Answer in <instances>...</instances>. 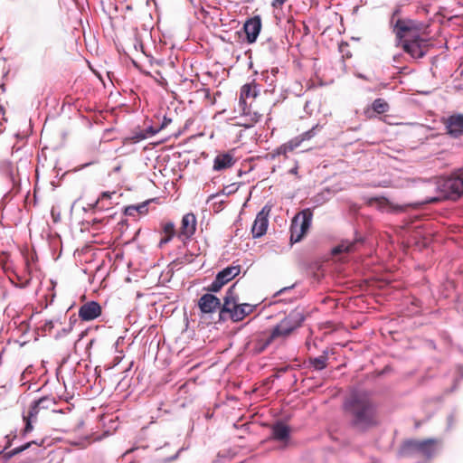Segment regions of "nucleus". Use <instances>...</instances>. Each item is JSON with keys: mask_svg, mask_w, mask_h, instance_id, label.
<instances>
[{"mask_svg": "<svg viewBox=\"0 0 463 463\" xmlns=\"http://www.w3.org/2000/svg\"><path fill=\"white\" fill-rule=\"evenodd\" d=\"M244 32L246 33L247 41L250 43H252L256 41L257 37L261 29V19L260 16H254L249 19L244 24Z\"/></svg>", "mask_w": 463, "mask_h": 463, "instance_id": "18", "label": "nucleus"}, {"mask_svg": "<svg viewBox=\"0 0 463 463\" xmlns=\"http://www.w3.org/2000/svg\"><path fill=\"white\" fill-rule=\"evenodd\" d=\"M440 440L438 439H408L402 446L404 456L419 454L426 459H430L438 451Z\"/></svg>", "mask_w": 463, "mask_h": 463, "instance_id": "4", "label": "nucleus"}, {"mask_svg": "<svg viewBox=\"0 0 463 463\" xmlns=\"http://www.w3.org/2000/svg\"><path fill=\"white\" fill-rule=\"evenodd\" d=\"M198 306L203 313H213L220 308L221 301L212 294H204L199 299Z\"/></svg>", "mask_w": 463, "mask_h": 463, "instance_id": "19", "label": "nucleus"}, {"mask_svg": "<svg viewBox=\"0 0 463 463\" xmlns=\"http://www.w3.org/2000/svg\"><path fill=\"white\" fill-rule=\"evenodd\" d=\"M407 206H411V204H409V205H406V206H396L395 210L399 211V212H403V211H405Z\"/></svg>", "mask_w": 463, "mask_h": 463, "instance_id": "32", "label": "nucleus"}, {"mask_svg": "<svg viewBox=\"0 0 463 463\" xmlns=\"http://www.w3.org/2000/svg\"><path fill=\"white\" fill-rule=\"evenodd\" d=\"M344 411L351 426L359 430H366L379 423L376 405L365 392H353L345 401Z\"/></svg>", "mask_w": 463, "mask_h": 463, "instance_id": "1", "label": "nucleus"}, {"mask_svg": "<svg viewBox=\"0 0 463 463\" xmlns=\"http://www.w3.org/2000/svg\"><path fill=\"white\" fill-rule=\"evenodd\" d=\"M196 230V217L194 213H186L183 216L178 237L188 239L192 237Z\"/></svg>", "mask_w": 463, "mask_h": 463, "instance_id": "17", "label": "nucleus"}, {"mask_svg": "<svg viewBox=\"0 0 463 463\" xmlns=\"http://www.w3.org/2000/svg\"><path fill=\"white\" fill-rule=\"evenodd\" d=\"M45 326H49L50 328H52L53 326L52 322V321L47 322L45 324Z\"/></svg>", "mask_w": 463, "mask_h": 463, "instance_id": "35", "label": "nucleus"}, {"mask_svg": "<svg viewBox=\"0 0 463 463\" xmlns=\"http://www.w3.org/2000/svg\"><path fill=\"white\" fill-rule=\"evenodd\" d=\"M327 352L324 351L318 357L309 358V364L316 370H323L327 366Z\"/></svg>", "mask_w": 463, "mask_h": 463, "instance_id": "24", "label": "nucleus"}, {"mask_svg": "<svg viewBox=\"0 0 463 463\" xmlns=\"http://www.w3.org/2000/svg\"><path fill=\"white\" fill-rule=\"evenodd\" d=\"M256 96V86L251 84H245L241 87L240 92V105L241 107L243 115H250L251 103L248 104L247 100L250 98L254 99Z\"/></svg>", "mask_w": 463, "mask_h": 463, "instance_id": "14", "label": "nucleus"}, {"mask_svg": "<svg viewBox=\"0 0 463 463\" xmlns=\"http://www.w3.org/2000/svg\"><path fill=\"white\" fill-rule=\"evenodd\" d=\"M146 204H147V203H141V204H138V205H130V206H128V207L126 208L125 213H126L127 214L131 215L130 210H135L136 212H138L139 213H146V212H147Z\"/></svg>", "mask_w": 463, "mask_h": 463, "instance_id": "28", "label": "nucleus"}, {"mask_svg": "<svg viewBox=\"0 0 463 463\" xmlns=\"http://www.w3.org/2000/svg\"><path fill=\"white\" fill-rule=\"evenodd\" d=\"M235 164L233 156L230 153L218 155L213 161V170L222 171L231 168Z\"/></svg>", "mask_w": 463, "mask_h": 463, "instance_id": "20", "label": "nucleus"}, {"mask_svg": "<svg viewBox=\"0 0 463 463\" xmlns=\"http://www.w3.org/2000/svg\"><path fill=\"white\" fill-rule=\"evenodd\" d=\"M400 14V9H396L394 10V12L392 13V21L393 20V18L398 15Z\"/></svg>", "mask_w": 463, "mask_h": 463, "instance_id": "33", "label": "nucleus"}, {"mask_svg": "<svg viewBox=\"0 0 463 463\" xmlns=\"http://www.w3.org/2000/svg\"><path fill=\"white\" fill-rule=\"evenodd\" d=\"M33 443H34L33 441V442H27L26 444L23 445V446H20L18 448H15L8 452H5L4 454V458L5 459H9L11 458L12 457H14V455H17L23 451H24L25 449H27Z\"/></svg>", "mask_w": 463, "mask_h": 463, "instance_id": "26", "label": "nucleus"}, {"mask_svg": "<svg viewBox=\"0 0 463 463\" xmlns=\"http://www.w3.org/2000/svg\"><path fill=\"white\" fill-rule=\"evenodd\" d=\"M160 128L157 127V128H155V127H149L148 128L146 129V132L150 135V136H154L155 134L158 133L160 131Z\"/></svg>", "mask_w": 463, "mask_h": 463, "instance_id": "31", "label": "nucleus"}, {"mask_svg": "<svg viewBox=\"0 0 463 463\" xmlns=\"http://www.w3.org/2000/svg\"><path fill=\"white\" fill-rule=\"evenodd\" d=\"M172 123H173V119L171 118L164 116L162 123L160 124L159 128L161 130H163V129L166 128Z\"/></svg>", "mask_w": 463, "mask_h": 463, "instance_id": "29", "label": "nucleus"}, {"mask_svg": "<svg viewBox=\"0 0 463 463\" xmlns=\"http://www.w3.org/2000/svg\"><path fill=\"white\" fill-rule=\"evenodd\" d=\"M286 2L287 0H273L271 5L274 8H281Z\"/></svg>", "mask_w": 463, "mask_h": 463, "instance_id": "30", "label": "nucleus"}, {"mask_svg": "<svg viewBox=\"0 0 463 463\" xmlns=\"http://www.w3.org/2000/svg\"><path fill=\"white\" fill-rule=\"evenodd\" d=\"M390 109L388 102L382 98H378L373 101L371 106L364 108V114L366 118L372 119L377 115L387 112Z\"/></svg>", "mask_w": 463, "mask_h": 463, "instance_id": "16", "label": "nucleus"}, {"mask_svg": "<svg viewBox=\"0 0 463 463\" xmlns=\"http://www.w3.org/2000/svg\"><path fill=\"white\" fill-rule=\"evenodd\" d=\"M272 343L270 336L267 331L255 332L249 336L246 343V348L253 354L263 353L266 348Z\"/></svg>", "mask_w": 463, "mask_h": 463, "instance_id": "9", "label": "nucleus"}, {"mask_svg": "<svg viewBox=\"0 0 463 463\" xmlns=\"http://www.w3.org/2000/svg\"><path fill=\"white\" fill-rule=\"evenodd\" d=\"M447 131L452 137H460L463 136V114H454L443 119Z\"/></svg>", "mask_w": 463, "mask_h": 463, "instance_id": "13", "label": "nucleus"}, {"mask_svg": "<svg viewBox=\"0 0 463 463\" xmlns=\"http://www.w3.org/2000/svg\"><path fill=\"white\" fill-rule=\"evenodd\" d=\"M101 315V307L96 301L83 304L79 309V317L82 321H91Z\"/></svg>", "mask_w": 463, "mask_h": 463, "instance_id": "15", "label": "nucleus"}, {"mask_svg": "<svg viewBox=\"0 0 463 463\" xmlns=\"http://www.w3.org/2000/svg\"><path fill=\"white\" fill-rule=\"evenodd\" d=\"M312 222V213L309 209L298 213L291 222L290 226V242L296 243L302 240L310 228Z\"/></svg>", "mask_w": 463, "mask_h": 463, "instance_id": "6", "label": "nucleus"}, {"mask_svg": "<svg viewBox=\"0 0 463 463\" xmlns=\"http://www.w3.org/2000/svg\"><path fill=\"white\" fill-rule=\"evenodd\" d=\"M161 234L162 237L158 244L160 248H163L165 244H167L175 235L178 236L175 226L172 222H167L162 224Z\"/></svg>", "mask_w": 463, "mask_h": 463, "instance_id": "21", "label": "nucleus"}, {"mask_svg": "<svg viewBox=\"0 0 463 463\" xmlns=\"http://www.w3.org/2000/svg\"><path fill=\"white\" fill-rule=\"evenodd\" d=\"M52 403V400H50L47 397H43L32 402L28 411L23 412V420L25 423V427L24 429V434L33 430V422H35L37 420L38 415L40 414L41 411L49 410L50 405Z\"/></svg>", "mask_w": 463, "mask_h": 463, "instance_id": "7", "label": "nucleus"}, {"mask_svg": "<svg viewBox=\"0 0 463 463\" xmlns=\"http://www.w3.org/2000/svg\"><path fill=\"white\" fill-rule=\"evenodd\" d=\"M241 272V266H229L221 270L215 277V279L208 287L207 290L218 292L225 284L238 276Z\"/></svg>", "mask_w": 463, "mask_h": 463, "instance_id": "10", "label": "nucleus"}, {"mask_svg": "<svg viewBox=\"0 0 463 463\" xmlns=\"http://www.w3.org/2000/svg\"><path fill=\"white\" fill-rule=\"evenodd\" d=\"M359 241H342L341 243H339L336 247H335L333 250H332V253L334 255H336V254H339V253H342V252H351V251H354V249H355V245L356 243L358 242Z\"/></svg>", "mask_w": 463, "mask_h": 463, "instance_id": "23", "label": "nucleus"}, {"mask_svg": "<svg viewBox=\"0 0 463 463\" xmlns=\"http://www.w3.org/2000/svg\"><path fill=\"white\" fill-rule=\"evenodd\" d=\"M244 117L246 118V120L249 121V122L243 123L241 125L246 127V128H250L254 124H256L257 122H259L260 120V118H262V113L257 111L251 106V113H250V115H244Z\"/></svg>", "mask_w": 463, "mask_h": 463, "instance_id": "25", "label": "nucleus"}, {"mask_svg": "<svg viewBox=\"0 0 463 463\" xmlns=\"http://www.w3.org/2000/svg\"><path fill=\"white\" fill-rule=\"evenodd\" d=\"M10 446H11V441H10V440H8V441H7V443H6V445H5V449L9 448Z\"/></svg>", "mask_w": 463, "mask_h": 463, "instance_id": "37", "label": "nucleus"}, {"mask_svg": "<svg viewBox=\"0 0 463 463\" xmlns=\"http://www.w3.org/2000/svg\"><path fill=\"white\" fill-rule=\"evenodd\" d=\"M269 213L270 207L265 205L257 214L251 228V232L254 238H260L266 233L269 224L268 217Z\"/></svg>", "mask_w": 463, "mask_h": 463, "instance_id": "12", "label": "nucleus"}, {"mask_svg": "<svg viewBox=\"0 0 463 463\" xmlns=\"http://www.w3.org/2000/svg\"><path fill=\"white\" fill-rule=\"evenodd\" d=\"M115 194V192H103L98 198V200L93 203L92 208H105L104 205L99 206V204L102 203L103 200H109L111 198V195Z\"/></svg>", "mask_w": 463, "mask_h": 463, "instance_id": "27", "label": "nucleus"}, {"mask_svg": "<svg viewBox=\"0 0 463 463\" xmlns=\"http://www.w3.org/2000/svg\"><path fill=\"white\" fill-rule=\"evenodd\" d=\"M303 321L304 316L301 312L298 310L291 311L279 324L268 331L272 343L277 340H286L296 329L300 327Z\"/></svg>", "mask_w": 463, "mask_h": 463, "instance_id": "3", "label": "nucleus"}, {"mask_svg": "<svg viewBox=\"0 0 463 463\" xmlns=\"http://www.w3.org/2000/svg\"><path fill=\"white\" fill-rule=\"evenodd\" d=\"M441 192L444 197L449 200H458L463 194V179L459 175L458 169L455 171L449 178L444 180L441 184Z\"/></svg>", "mask_w": 463, "mask_h": 463, "instance_id": "8", "label": "nucleus"}, {"mask_svg": "<svg viewBox=\"0 0 463 463\" xmlns=\"http://www.w3.org/2000/svg\"><path fill=\"white\" fill-rule=\"evenodd\" d=\"M255 306L250 304H238L237 295L234 291V285L231 287L226 292L222 307L221 308V316L228 313L230 317L234 322H239L244 319L247 316L251 314Z\"/></svg>", "mask_w": 463, "mask_h": 463, "instance_id": "5", "label": "nucleus"}, {"mask_svg": "<svg viewBox=\"0 0 463 463\" xmlns=\"http://www.w3.org/2000/svg\"><path fill=\"white\" fill-rule=\"evenodd\" d=\"M291 174L293 175H297L298 174V166L292 168L290 171H289Z\"/></svg>", "mask_w": 463, "mask_h": 463, "instance_id": "34", "label": "nucleus"}, {"mask_svg": "<svg viewBox=\"0 0 463 463\" xmlns=\"http://www.w3.org/2000/svg\"><path fill=\"white\" fill-rule=\"evenodd\" d=\"M319 125H316L311 129L302 133L301 135L292 138L288 142L281 145L277 149L278 155H283L287 156V154L294 151L297 147H298L302 142L306 140H310L317 135V130L319 129Z\"/></svg>", "mask_w": 463, "mask_h": 463, "instance_id": "11", "label": "nucleus"}, {"mask_svg": "<svg viewBox=\"0 0 463 463\" xmlns=\"http://www.w3.org/2000/svg\"><path fill=\"white\" fill-rule=\"evenodd\" d=\"M458 171H459V175H461V177L463 179V167L459 168Z\"/></svg>", "mask_w": 463, "mask_h": 463, "instance_id": "36", "label": "nucleus"}, {"mask_svg": "<svg viewBox=\"0 0 463 463\" xmlns=\"http://www.w3.org/2000/svg\"><path fill=\"white\" fill-rule=\"evenodd\" d=\"M289 427L283 422H278L272 427V437L279 441H286L289 438Z\"/></svg>", "mask_w": 463, "mask_h": 463, "instance_id": "22", "label": "nucleus"}, {"mask_svg": "<svg viewBox=\"0 0 463 463\" xmlns=\"http://www.w3.org/2000/svg\"><path fill=\"white\" fill-rule=\"evenodd\" d=\"M423 24L411 19H397L393 26V33L398 45L414 59L425 56L429 51V41L419 36Z\"/></svg>", "mask_w": 463, "mask_h": 463, "instance_id": "2", "label": "nucleus"}]
</instances>
